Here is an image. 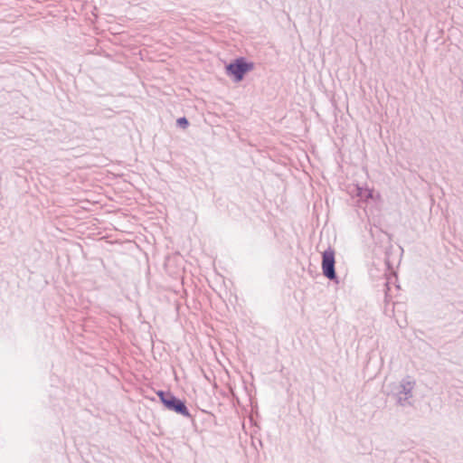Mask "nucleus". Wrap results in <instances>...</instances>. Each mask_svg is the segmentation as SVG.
<instances>
[{
  "mask_svg": "<svg viewBox=\"0 0 463 463\" xmlns=\"http://www.w3.org/2000/svg\"><path fill=\"white\" fill-rule=\"evenodd\" d=\"M253 68V62L248 61L244 57H238L227 64L225 70L228 76L232 77L235 82H240Z\"/></svg>",
  "mask_w": 463,
  "mask_h": 463,
  "instance_id": "1",
  "label": "nucleus"
},
{
  "mask_svg": "<svg viewBox=\"0 0 463 463\" xmlns=\"http://www.w3.org/2000/svg\"><path fill=\"white\" fill-rule=\"evenodd\" d=\"M335 250L328 247L322 253V271L323 275L331 281L338 283V278L335 272Z\"/></svg>",
  "mask_w": 463,
  "mask_h": 463,
  "instance_id": "2",
  "label": "nucleus"
},
{
  "mask_svg": "<svg viewBox=\"0 0 463 463\" xmlns=\"http://www.w3.org/2000/svg\"><path fill=\"white\" fill-rule=\"evenodd\" d=\"M165 408L175 411L184 417L192 418L185 402L172 393L167 402L164 404Z\"/></svg>",
  "mask_w": 463,
  "mask_h": 463,
  "instance_id": "3",
  "label": "nucleus"
},
{
  "mask_svg": "<svg viewBox=\"0 0 463 463\" xmlns=\"http://www.w3.org/2000/svg\"><path fill=\"white\" fill-rule=\"evenodd\" d=\"M414 386V382H411L409 377L406 379H402V382L398 384L396 390V394H403L412 396V389Z\"/></svg>",
  "mask_w": 463,
  "mask_h": 463,
  "instance_id": "4",
  "label": "nucleus"
},
{
  "mask_svg": "<svg viewBox=\"0 0 463 463\" xmlns=\"http://www.w3.org/2000/svg\"><path fill=\"white\" fill-rule=\"evenodd\" d=\"M156 395L158 396L160 402L164 405L167 402L169 396L172 395V392H167V391L159 390V391L156 392Z\"/></svg>",
  "mask_w": 463,
  "mask_h": 463,
  "instance_id": "5",
  "label": "nucleus"
},
{
  "mask_svg": "<svg viewBox=\"0 0 463 463\" xmlns=\"http://www.w3.org/2000/svg\"><path fill=\"white\" fill-rule=\"evenodd\" d=\"M397 395V403L401 406H405L407 404L411 405L409 399L412 396L403 395V394H396Z\"/></svg>",
  "mask_w": 463,
  "mask_h": 463,
  "instance_id": "6",
  "label": "nucleus"
},
{
  "mask_svg": "<svg viewBox=\"0 0 463 463\" xmlns=\"http://www.w3.org/2000/svg\"><path fill=\"white\" fill-rule=\"evenodd\" d=\"M176 125H177V127H179L183 129H185L189 126V121L185 117H181V118H177Z\"/></svg>",
  "mask_w": 463,
  "mask_h": 463,
  "instance_id": "7",
  "label": "nucleus"
},
{
  "mask_svg": "<svg viewBox=\"0 0 463 463\" xmlns=\"http://www.w3.org/2000/svg\"><path fill=\"white\" fill-rule=\"evenodd\" d=\"M371 194H372V192L370 190H365L364 194L362 192L359 193L360 196H365V197H369V196H371Z\"/></svg>",
  "mask_w": 463,
  "mask_h": 463,
  "instance_id": "8",
  "label": "nucleus"
}]
</instances>
